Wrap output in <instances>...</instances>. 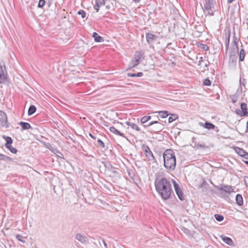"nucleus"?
Masks as SVG:
<instances>
[{
	"label": "nucleus",
	"mask_w": 248,
	"mask_h": 248,
	"mask_svg": "<svg viewBox=\"0 0 248 248\" xmlns=\"http://www.w3.org/2000/svg\"><path fill=\"white\" fill-rule=\"evenodd\" d=\"M155 188L161 198L167 200L169 199L172 192L170 182L165 178H162L155 182Z\"/></svg>",
	"instance_id": "f257e3e1"
},
{
	"label": "nucleus",
	"mask_w": 248,
	"mask_h": 248,
	"mask_svg": "<svg viewBox=\"0 0 248 248\" xmlns=\"http://www.w3.org/2000/svg\"><path fill=\"white\" fill-rule=\"evenodd\" d=\"M164 167L170 171L174 170L176 167V157L171 149H167L163 153Z\"/></svg>",
	"instance_id": "f03ea898"
},
{
	"label": "nucleus",
	"mask_w": 248,
	"mask_h": 248,
	"mask_svg": "<svg viewBox=\"0 0 248 248\" xmlns=\"http://www.w3.org/2000/svg\"><path fill=\"white\" fill-rule=\"evenodd\" d=\"M215 3V0H204L202 7L203 12L207 15L213 16L216 11Z\"/></svg>",
	"instance_id": "7ed1b4c3"
},
{
	"label": "nucleus",
	"mask_w": 248,
	"mask_h": 248,
	"mask_svg": "<svg viewBox=\"0 0 248 248\" xmlns=\"http://www.w3.org/2000/svg\"><path fill=\"white\" fill-rule=\"evenodd\" d=\"M144 126L146 128H149L151 132L157 133L162 130L164 125L157 121H153L148 124L144 125Z\"/></svg>",
	"instance_id": "20e7f679"
},
{
	"label": "nucleus",
	"mask_w": 248,
	"mask_h": 248,
	"mask_svg": "<svg viewBox=\"0 0 248 248\" xmlns=\"http://www.w3.org/2000/svg\"><path fill=\"white\" fill-rule=\"evenodd\" d=\"M7 76L6 66L4 62H0V83H4Z\"/></svg>",
	"instance_id": "39448f33"
},
{
	"label": "nucleus",
	"mask_w": 248,
	"mask_h": 248,
	"mask_svg": "<svg viewBox=\"0 0 248 248\" xmlns=\"http://www.w3.org/2000/svg\"><path fill=\"white\" fill-rule=\"evenodd\" d=\"M141 56V52H137L134 56V59L129 63V68H132L138 65L140 63Z\"/></svg>",
	"instance_id": "423d86ee"
},
{
	"label": "nucleus",
	"mask_w": 248,
	"mask_h": 248,
	"mask_svg": "<svg viewBox=\"0 0 248 248\" xmlns=\"http://www.w3.org/2000/svg\"><path fill=\"white\" fill-rule=\"evenodd\" d=\"M215 188L218 190L223 191L225 193H230L233 192L234 189L231 186L221 185L220 186H214Z\"/></svg>",
	"instance_id": "0eeeda50"
},
{
	"label": "nucleus",
	"mask_w": 248,
	"mask_h": 248,
	"mask_svg": "<svg viewBox=\"0 0 248 248\" xmlns=\"http://www.w3.org/2000/svg\"><path fill=\"white\" fill-rule=\"evenodd\" d=\"M241 108L242 111L239 109H237L236 110V113L241 116H248L247 105L245 103H242L241 104Z\"/></svg>",
	"instance_id": "6e6552de"
},
{
	"label": "nucleus",
	"mask_w": 248,
	"mask_h": 248,
	"mask_svg": "<svg viewBox=\"0 0 248 248\" xmlns=\"http://www.w3.org/2000/svg\"><path fill=\"white\" fill-rule=\"evenodd\" d=\"M174 188L178 197L181 201L184 200L182 191L180 189L179 185L176 182L175 180H172Z\"/></svg>",
	"instance_id": "1a4fd4ad"
},
{
	"label": "nucleus",
	"mask_w": 248,
	"mask_h": 248,
	"mask_svg": "<svg viewBox=\"0 0 248 248\" xmlns=\"http://www.w3.org/2000/svg\"><path fill=\"white\" fill-rule=\"evenodd\" d=\"M7 117L6 113L2 110H0V125L5 126L7 125Z\"/></svg>",
	"instance_id": "9d476101"
},
{
	"label": "nucleus",
	"mask_w": 248,
	"mask_h": 248,
	"mask_svg": "<svg viewBox=\"0 0 248 248\" xmlns=\"http://www.w3.org/2000/svg\"><path fill=\"white\" fill-rule=\"evenodd\" d=\"M146 38L148 43L151 44L156 41L157 37L151 33H147L146 34Z\"/></svg>",
	"instance_id": "9b49d317"
},
{
	"label": "nucleus",
	"mask_w": 248,
	"mask_h": 248,
	"mask_svg": "<svg viewBox=\"0 0 248 248\" xmlns=\"http://www.w3.org/2000/svg\"><path fill=\"white\" fill-rule=\"evenodd\" d=\"M76 238L82 244H86L88 242V238L81 233H77Z\"/></svg>",
	"instance_id": "f8f14e48"
},
{
	"label": "nucleus",
	"mask_w": 248,
	"mask_h": 248,
	"mask_svg": "<svg viewBox=\"0 0 248 248\" xmlns=\"http://www.w3.org/2000/svg\"><path fill=\"white\" fill-rule=\"evenodd\" d=\"M220 238L222 239V241L226 244L230 246H234L233 241L231 238L223 235H221Z\"/></svg>",
	"instance_id": "ddd939ff"
},
{
	"label": "nucleus",
	"mask_w": 248,
	"mask_h": 248,
	"mask_svg": "<svg viewBox=\"0 0 248 248\" xmlns=\"http://www.w3.org/2000/svg\"><path fill=\"white\" fill-rule=\"evenodd\" d=\"M96 4L94 6V9L95 11L98 12L99 10V8L105 5V1L104 0H95Z\"/></svg>",
	"instance_id": "4468645a"
},
{
	"label": "nucleus",
	"mask_w": 248,
	"mask_h": 248,
	"mask_svg": "<svg viewBox=\"0 0 248 248\" xmlns=\"http://www.w3.org/2000/svg\"><path fill=\"white\" fill-rule=\"evenodd\" d=\"M200 125L208 130L213 129L216 127L212 123L208 122H206L204 124L201 123Z\"/></svg>",
	"instance_id": "2eb2a0df"
},
{
	"label": "nucleus",
	"mask_w": 248,
	"mask_h": 248,
	"mask_svg": "<svg viewBox=\"0 0 248 248\" xmlns=\"http://www.w3.org/2000/svg\"><path fill=\"white\" fill-rule=\"evenodd\" d=\"M125 124L131 127L133 129L136 130L137 131H140V128L138 126V125L130 121H126Z\"/></svg>",
	"instance_id": "dca6fc26"
},
{
	"label": "nucleus",
	"mask_w": 248,
	"mask_h": 248,
	"mask_svg": "<svg viewBox=\"0 0 248 248\" xmlns=\"http://www.w3.org/2000/svg\"><path fill=\"white\" fill-rule=\"evenodd\" d=\"M109 130L115 135L121 136L122 137H125L124 134L123 133H121L118 130L116 129L114 126H110L109 127Z\"/></svg>",
	"instance_id": "f3484780"
},
{
	"label": "nucleus",
	"mask_w": 248,
	"mask_h": 248,
	"mask_svg": "<svg viewBox=\"0 0 248 248\" xmlns=\"http://www.w3.org/2000/svg\"><path fill=\"white\" fill-rule=\"evenodd\" d=\"M92 37L94 38L96 42H102L104 41L103 38L95 32L93 33Z\"/></svg>",
	"instance_id": "a211bd4d"
},
{
	"label": "nucleus",
	"mask_w": 248,
	"mask_h": 248,
	"mask_svg": "<svg viewBox=\"0 0 248 248\" xmlns=\"http://www.w3.org/2000/svg\"><path fill=\"white\" fill-rule=\"evenodd\" d=\"M18 124L22 127V130H27L31 128V125L28 123L20 122L18 123Z\"/></svg>",
	"instance_id": "6ab92c4d"
},
{
	"label": "nucleus",
	"mask_w": 248,
	"mask_h": 248,
	"mask_svg": "<svg viewBox=\"0 0 248 248\" xmlns=\"http://www.w3.org/2000/svg\"><path fill=\"white\" fill-rule=\"evenodd\" d=\"M236 203L239 206L242 205L243 204V199L241 194H238L236 196Z\"/></svg>",
	"instance_id": "aec40b11"
},
{
	"label": "nucleus",
	"mask_w": 248,
	"mask_h": 248,
	"mask_svg": "<svg viewBox=\"0 0 248 248\" xmlns=\"http://www.w3.org/2000/svg\"><path fill=\"white\" fill-rule=\"evenodd\" d=\"M246 56V52L244 49H241L239 54V61L242 62L244 60L245 57Z\"/></svg>",
	"instance_id": "412c9836"
},
{
	"label": "nucleus",
	"mask_w": 248,
	"mask_h": 248,
	"mask_svg": "<svg viewBox=\"0 0 248 248\" xmlns=\"http://www.w3.org/2000/svg\"><path fill=\"white\" fill-rule=\"evenodd\" d=\"M3 139L6 140V143L5 144V147L10 145L13 143V140L10 137L3 136Z\"/></svg>",
	"instance_id": "4be33fe9"
},
{
	"label": "nucleus",
	"mask_w": 248,
	"mask_h": 248,
	"mask_svg": "<svg viewBox=\"0 0 248 248\" xmlns=\"http://www.w3.org/2000/svg\"><path fill=\"white\" fill-rule=\"evenodd\" d=\"M36 108L34 106H33V105L29 107V108L28 109V115H32L33 113H35V112L36 111Z\"/></svg>",
	"instance_id": "5701e85b"
},
{
	"label": "nucleus",
	"mask_w": 248,
	"mask_h": 248,
	"mask_svg": "<svg viewBox=\"0 0 248 248\" xmlns=\"http://www.w3.org/2000/svg\"><path fill=\"white\" fill-rule=\"evenodd\" d=\"M199 188L200 189H202L203 192L206 191L208 188V185L206 182H204L202 184H201Z\"/></svg>",
	"instance_id": "b1692460"
},
{
	"label": "nucleus",
	"mask_w": 248,
	"mask_h": 248,
	"mask_svg": "<svg viewBox=\"0 0 248 248\" xmlns=\"http://www.w3.org/2000/svg\"><path fill=\"white\" fill-rule=\"evenodd\" d=\"M145 155L150 161H154L155 160V157L151 151L148 152Z\"/></svg>",
	"instance_id": "393cba45"
},
{
	"label": "nucleus",
	"mask_w": 248,
	"mask_h": 248,
	"mask_svg": "<svg viewBox=\"0 0 248 248\" xmlns=\"http://www.w3.org/2000/svg\"><path fill=\"white\" fill-rule=\"evenodd\" d=\"M143 76L142 72H139L137 74L127 73V76L129 77H140Z\"/></svg>",
	"instance_id": "a878e982"
},
{
	"label": "nucleus",
	"mask_w": 248,
	"mask_h": 248,
	"mask_svg": "<svg viewBox=\"0 0 248 248\" xmlns=\"http://www.w3.org/2000/svg\"><path fill=\"white\" fill-rule=\"evenodd\" d=\"M159 116L163 118H166L168 116V112L167 111H160L158 112Z\"/></svg>",
	"instance_id": "bb28decb"
},
{
	"label": "nucleus",
	"mask_w": 248,
	"mask_h": 248,
	"mask_svg": "<svg viewBox=\"0 0 248 248\" xmlns=\"http://www.w3.org/2000/svg\"><path fill=\"white\" fill-rule=\"evenodd\" d=\"M151 118V117L150 116H145L141 119V123L142 124H145L146 122H147L149 120H150Z\"/></svg>",
	"instance_id": "cd10ccee"
},
{
	"label": "nucleus",
	"mask_w": 248,
	"mask_h": 248,
	"mask_svg": "<svg viewBox=\"0 0 248 248\" xmlns=\"http://www.w3.org/2000/svg\"><path fill=\"white\" fill-rule=\"evenodd\" d=\"M235 151L237 154L241 156H242L243 155L246 153V152L243 149L239 147H236Z\"/></svg>",
	"instance_id": "c85d7f7f"
},
{
	"label": "nucleus",
	"mask_w": 248,
	"mask_h": 248,
	"mask_svg": "<svg viewBox=\"0 0 248 248\" xmlns=\"http://www.w3.org/2000/svg\"><path fill=\"white\" fill-rule=\"evenodd\" d=\"M178 118V117L177 115H176L175 114H173L171 115V116H170L169 117V122L170 123H171L173 121H174V120H175L176 119H177Z\"/></svg>",
	"instance_id": "c756f323"
},
{
	"label": "nucleus",
	"mask_w": 248,
	"mask_h": 248,
	"mask_svg": "<svg viewBox=\"0 0 248 248\" xmlns=\"http://www.w3.org/2000/svg\"><path fill=\"white\" fill-rule=\"evenodd\" d=\"M6 148H7V149H8V150H9L11 153H13V154H16V152H17V150H16L15 148H14V147H12V146H11V145H10L7 146H6Z\"/></svg>",
	"instance_id": "7c9ffc66"
},
{
	"label": "nucleus",
	"mask_w": 248,
	"mask_h": 248,
	"mask_svg": "<svg viewBox=\"0 0 248 248\" xmlns=\"http://www.w3.org/2000/svg\"><path fill=\"white\" fill-rule=\"evenodd\" d=\"M105 167L108 169V170H110L111 169H113L112 166L110 164V162L108 161H106L103 163Z\"/></svg>",
	"instance_id": "2f4dec72"
},
{
	"label": "nucleus",
	"mask_w": 248,
	"mask_h": 248,
	"mask_svg": "<svg viewBox=\"0 0 248 248\" xmlns=\"http://www.w3.org/2000/svg\"><path fill=\"white\" fill-rule=\"evenodd\" d=\"M16 238L18 241H19L23 243H26V241L24 239V238H25V237H23L22 235H21L20 234H17L16 235Z\"/></svg>",
	"instance_id": "473e14b6"
},
{
	"label": "nucleus",
	"mask_w": 248,
	"mask_h": 248,
	"mask_svg": "<svg viewBox=\"0 0 248 248\" xmlns=\"http://www.w3.org/2000/svg\"><path fill=\"white\" fill-rule=\"evenodd\" d=\"M215 217L216 219L218 221H221L224 219V217L222 215L219 214H215Z\"/></svg>",
	"instance_id": "72a5a7b5"
},
{
	"label": "nucleus",
	"mask_w": 248,
	"mask_h": 248,
	"mask_svg": "<svg viewBox=\"0 0 248 248\" xmlns=\"http://www.w3.org/2000/svg\"><path fill=\"white\" fill-rule=\"evenodd\" d=\"M78 14L80 15L82 18H84L86 16V12L82 10H80L78 12Z\"/></svg>",
	"instance_id": "f704fd0d"
},
{
	"label": "nucleus",
	"mask_w": 248,
	"mask_h": 248,
	"mask_svg": "<svg viewBox=\"0 0 248 248\" xmlns=\"http://www.w3.org/2000/svg\"><path fill=\"white\" fill-rule=\"evenodd\" d=\"M1 156H2L0 160H8V161H12V159L11 158H10V157L7 156V155L2 154Z\"/></svg>",
	"instance_id": "c9c22d12"
},
{
	"label": "nucleus",
	"mask_w": 248,
	"mask_h": 248,
	"mask_svg": "<svg viewBox=\"0 0 248 248\" xmlns=\"http://www.w3.org/2000/svg\"><path fill=\"white\" fill-rule=\"evenodd\" d=\"M46 1L45 0H39L38 7L39 8H43L44 6L45 5Z\"/></svg>",
	"instance_id": "e433bc0d"
},
{
	"label": "nucleus",
	"mask_w": 248,
	"mask_h": 248,
	"mask_svg": "<svg viewBox=\"0 0 248 248\" xmlns=\"http://www.w3.org/2000/svg\"><path fill=\"white\" fill-rule=\"evenodd\" d=\"M237 98H238V96H237V93H236L235 94H234L231 96L232 102L233 103H235L237 101Z\"/></svg>",
	"instance_id": "4c0bfd02"
},
{
	"label": "nucleus",
	"mask_w": 248,
	"mask_h": 248,
	"mask_svg": "<svg viewBox=\"0 0 248 248\" xmlns=\"http://www.w3.org/2000/svg\"><path fill=\"white\" fill-rule=\"evenodd\" d=\"M142 149L145 152V154L148 153V152L151 151L149 148V147L147 145H143Z\"/></svg>",
	"instance_id": "58836bf2"
},
{
	"label": "nucleus",
	"mask_w": 248,
	"mask_h": 248,
	"mask_svg": "<svg viewBox=\"0 0 248 248\" xmlns=\"http://www.w3.org/2000/svg\"><path fill=\"white\" fill-rule=\"evenodd\" d=\"M97 142L101 149L105 147L104 143L100 139H98Z\"/></svg>",
	"instance_id": "ea45409f"
},
{
	"label": "nucleus",
	"mask_w": 248,
	"mask_h": 248,
	"mask_svg": "<svg viewBox=\"0 0 248 248\" xmlns=\"http://www.w3.org/2000/svg\"><path fill=\"white\" fill-rule=\"evenodd\" d=\"M239 84H240V86L242 85L243 86H245L246 84V79L245 78H240V80H239Z\"/></svg>",
	"instance_id": "a19ab883"
},
{
	"label": "nucleus",
	"mask_w": 248,
	"mask_h": 248,
	"mask_svg": "<svg viewBox=\"0 0 248 248\" xmlns=\"http://www.w3.org/2000/svg\"><path fill=\"white\" fill-rule=\"evenodd\" d=\"M211 81L208 78L204 79L203 81V84L204 85L210 86L211 85Z\"/></svg>",
	"instance_id": "79ce46f5"
},
{
	"label": "nucleus",
	"mask_w": 248,
	"mask_h": 248,
	"mask_svg": "<svg viewBox=\"0 0 248 248\" xmlns=\"http://www.w3.org/2000/svg\"><path fill=\"white\" fill-rule=\"evenodd\" d=\"M201 47L202 49H203L205 51H207L209 49L208 46L205 44H201Z\"/></svg>",
	"instance_id": "37998d69"
},
{
	"label": "nucleus",
	"mask_w": 248,
	"mask_h": 248,
	"mask_svg": "<svg viewBox=\"0 0 248 248\" xmlns=\"http://www.w3.org/2000/svg\"><path fill=\"white\" fill-rule=\"evenodd\" d=\"M230 36V33L229 34L228 37L226 39V40H225V45H226V46L227 47H228L229 45Z\"/></svg>",
	"instance_id": "c03bdc74"
},
{
	"label": "nucleus",
	"mask_w": 248,
	"mask_h": 248,
	"mask_svg": "<svg viewBox=\"0 0 248 248\" xmlns=\"http://www.w3.org/2000/svg\"><path fill=\"white\" fill-rule=\"evenodd\" d=\"M238 41L237 40V39L235 37L234 39H233V43H234V44L236 46V48H238Z\"/></svg>",
	"instance_id": "a18cd8bd"
},
{
	"label": "nucleus",
	"mask_w": 248,
	"mask_h": 248,
	"mask_svg": "<svg viewBox=\"0 0 248 248\" xmlns=\"http://www.w3.org/2000/svg\"><path fill=\"white\" fill-rule=\"evenodd\" d=\"M202 62H203V58L202 57L200 58V60L198 62V65H201L202 64Z\"/></svg>",
	"instance_id": "49530a36"
},
{
	"label": "nucleus",
	"mask_w": 248,
	"mask_h": 248,
	"mask_svg": "<svg viewBox=\"0 0 248 248\" xmlns=\"http://www.w3.org/2000/svg\"><path fill=\"white\" fill-rule=\"evenodd\" d=\"M245 159H248V153L247 152H246L242 156Z\"/></svg>",
	"instance_id": "de8ad7c7"
},
{
	"label": "nucleus",
	"mask_w": 248,
	"mask_h": 248,
	"mask_svg": "<svg viewBox=\"0 0 248 248\" xmlns=\"http://www.w3.org/2000/svg\"><path fill=\"white\" fill-rule=\"evenodd\" d=\"M102 243L104 244L105 248H108V245H107V243H106V242L104 240H102Z\"/></svg>",
	"instance_id": "09e8293b"
},
{
	"label": "nucleus",
	"mask_w": 248,
	"mask_h": 248,
	"mask_svg": "<svg viewBox=\"0 0 248 248\" xmlns=\"http://www.w3.org/2000/svg\"><path fill=\"white\" fill-rule=\"evenodd\" d=\"M111 170H112V172L113 173H114V174L118 173L117 171H116L114 170V168L113 167V169H111Z\"/></svg>",
	"instance_id": "8fccbe9b"
},
{
	"label": "nucleus",
	"mask_w": 248,
	"mask_h": 248,
	"mask_svg": "<svg viewBox=\"0 0 248 248\" xmlns=\"http://www.w3.org/2000/svg\"><path fill=\"white\" fill-rule=\"evenodd\" d=\"M246 132V133L248 132V121L247 123Z\"/></svg>",
	"instance_id": "3c124183"
},
{
	"label": "nucleus",
	"mask_w": 248,
	"mask_h": 248,
	"mask_svg": "<svg viewBox=\"0 0 248 248\" xmlns=\"http://www.w3.org/2000/svg\"><path fill=\"white\" fill-rule=\"evenodd\" d=\"M89 136H90L92 139H96V138H95L94 136H93L92 134H91V133H90V134H89Z\"/></svg>",
	"instance_id": "603ef678"
},
{
	"label": "nucleus",
	"mask_w": 248,
	"mask_h": 248,
	"mask_svg": "<svg viewBox=\"0 0 248 248\" xmlns=\"http://www.w3.org/2000/svg\"><path fill=\"white\" fill-rule=\"evenodd\" d=\"M234 0H228V2L229 3H231L232 2V1Z\"/></svg>",
	"instance_id": "864d4df0"
},
{
	"label": "nucleus",
	"mask_w": 248,
	"mask_h": 248,
	"mask_svg": "<svg viewBox=\"0 0 248 248\" xmlns=\"http://www.w3.org/2000/svg\"><path fill=\"white\" fill-rule=\"evenodd\" d=\"M208 63H206L205 64V67H208Z\"/></svg>",
	"instance_id": "5fc2aeb1"
},
{
	"label": "nucleus",
	"mask_w": 248,
	"mask_h": 248,
	"mask_svg": "<svg viewBox=\"0 0 248 248\" xmlns=\"http://www.w3.org/2000/svg\"><path fill=\"white\" fill-rule=\"evenodd\" d=\"M198 146H199V147H203V146L202 145H201V144L198 145Z\"/></svg>",
	"instance_id": "6e6d98bb"
},
{
	"label": "nucleus",
	"mask_w": 248,
	"mask_h": 248,
	"mask_svg": "<svg viewBox=\"0 0 248 248\" xmlns=\"http://www.w3.org/2000/svg\"><path fill=\"white\" fill-rule=\"evenodd\" d=\"M245 163L247 165H248V161H245Z\"/></svg>",
	"instance_id": "4d7b16f0"
},
{
	"label": "nucleus",
	"mask_w": 248,
	"mask_h": 248,
	"mask_svg": "<svg viewBox=\"0 0 248 248\" xmlns=\"http://www.w3.org/2000/svg\"><path fill=\"white\" fill-rule=\"evenodd\" d=\"M134 1L136 2H139L140 0H134Z\"/></svg>",
	"instance_id": "13d9d810"
},
{
	"label": "nucleus",
	"mask_w": 248,
	"mask_h": 248,
	"mask_svg": "<svg viewBox=\"0 0 248 248\" xmlns=\"http://www.w3.org/2000/svg\"><path fill=\"white\" fill-rule=\"evenodd\" d=\"M2 155V154H0V159H1V156Z\"/></svg>",
	"instance_id": "bf43d9fd"
},
{
	"label": "nucleus",
	"mask_w": 248,
	"mask_h": 248,
	"mask_svg": "<svg viewBox=\"0 0 248 248\" xmlns=\"http://www.w3.org/2000/svg\"><path fill=\"white\" fill-rule=\"evenodd\" d=\"M129 176H130V175H131V173H130V172H128Z\"/></svg>",
	"instance_id": "052dcab7"
},
{
	"label": "nucleus",
	"mask_w": 248,
	"mask_h": 248,
	"mask_svg": "<svg viewBox=\"0 0 248 248\" xmlns=\"http://www.w3.org/2000/svg\"><path fill=\"white\" fill-rule=\"evenodd\" d=\"M129 176H130V175H131V173H130V172H128Z\"/></svg>",
	"instance_id": "680f3d73"
}]
</instances>
